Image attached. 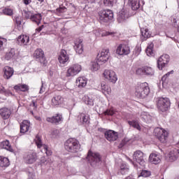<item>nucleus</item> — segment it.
Wrapping results in <instances>:
<instances>
[{
  "label": "nucleus",
  "mask_w": 179,
  "mask_h": 179,
  "mask_svg": "<svg viewBox=\"0 0 179 179\" xmlns=\"http://www.w3.org/2000/svg\"><path fill=\"white\" fill-rule=\"evenodd\" d=\"M80 143L76 138H69L64 143V149L69 153H78V152H80Z\"/></svg>",
  "instance_id": "f257e3e1"
},
{
  "label": "nucleus",
  "mask_w": 179,
  "mask_h": 179,
  "mask_svg": "<svg viewBox=\"0 0 179 179\" xmlns=\"http://www.w3.org/2000/svg\"><path fill=\"white\" fill-rule=\"evenodd\" d=\"M150 93V88L148 83H138L136 86L135 95L138 99H145Z\"/></svg>",
  "instance_id": "f03ea898"
},
{
  "label": "nucleus",
  "mask_w": 179,
  "mask_h": 179,
  "mask_svg": "<svg viewBox=\"0 0 179 179\" xmlns=\"http://www.w3.org/2000/svg\"><path fill=\"white\" fill-rule=\"evenodd\" d=\"M170 106L171 103L169 98H158L157 100V108L159 111H162V113H166V111H169Z\"/></svg>",
  "instance_id": "7ed1b4c3"
},
{
  "label": "nucleus",
  "mask_w": 179,
  "mask_h": 179,
  "mask_svg": "<svg viewBox=\"0 0 179 179\" xmlns=\"http://www.w3.org/2000/svg\"><path fill=\"white\" fill-rule=\"evenodd\" d=\"M99 17L101 23H107L110 20H113L114 13L111 10H101L99 12Z\"/></svg>",
  "instance_id": "20e7f679"
},
{
  "label": "nucleus",
  "mask_w": 179,
  "mask_h": 179,
  "mask_svg": "<svg viewBox=\"0 0 179 179\" xmlns=\"http://www.w3.org/2000/svg\"><path fill=\"white\" fill-rule=\"evenodd\" d=\"M87 159L91 166L94 167L95 166H97V163H100V162H101V155L98 152H93L90 150L87 153Z\"/></svg>",
  "instance_id": "39448f33"
},
{
  "label": "nucleus",
  "mask_w": 179,
  "mask_h": 179,
  "mask_svg": "<svg viewBox=\"0 0 179 179\" xmlns=\"http://www.w3.org/2000/svg\"><path fill=\"white\" fill-rule=\"evenodd\" d=\"M155 135L162 143H166L169 138V132L164 129L157 128L155 129Z\"/></svg>",
  "instance_id": "423d86ee"
},
{
  "label": "nucleus",
  "mask_w": 179,
  "mask_h": 179,
  "mask_svg": "<svg viewBox=\"0 0 179 179\" xmlns=\"http://www.w3.org/2000/svg\"><path fill=\"white\" fill-rule=\"evenodd\" d=\"M110 58V50L103 49L101 52H99L96 57L97 61L100 65L106 64L108 59Z\"/></svg>",
  "instance_id": "0eeeda50"
},
{
  "label": "nucleus",
  "mask_w": 179,
  "mask_h": 179,
  "mask_svg": "<svg viewBox=\"0 0 179 179\" xmlns=\"http://www.w3.org/2000/svg\"><path fill=\"white\" fill-rule=\"evenodd\" d=\"M82 71V66L78 64H73L69 66L66 73V78L70 76H76Z\"/></svg>",
  "instance_id": "6e6552de"
},
{
  "label": "nucleus",
  "mask_w": 179,
  "mask_h": 179,
  "mask_svg": "<svg viewBox=\"0 0 179 179\" xmlns=\"http://www.w3.org/2000/svg\"><path fill=\"white\" fill-rule=\"evenodd\" d=\"M35 143L38 148V149H41V148H43L45 150V153L46 154V156H52V150H51L49 148L48 145H43V141H41V137L39 135H36L35 139Z\"/></svg>",
  "instance_id": "1a4fd4ad"
},
{
  "label": "nucleus",
  "mask_w": 179,
  "mask_h": 179,
  "mask_svg": "<svg viewBox=\"0 0 179 179\" xmlns=\"http://www.w3.org/2000/svg\"><path fill=\"white\" fill-rule=\"evenodd\" d=\"M24 162L26 164H33L37 162V153L33 151H30L29 152H26L24 155Z\"/></svg>",
  "instance_id": "9d476101"
},
{
  "label": "nucleus",
  "mask_w": 179,
  "mask_h": 179,
  "mask_svg": "<svg viewBox=\"0 0 179 179\" xmlns=\"http://www.w3.org/2000/svg\"><path fill=\"white\" fill-rule=\"evenodd\" d=\"M103 75L105 79L111 83H115L118 80L117 74L113 70H105Z\"/></svg>",
  "instance_id": "9b49d317"
},
{
  "label": "nucleus",
  "mask_w": 179,
  "mask_h": 179,
  "mask_svg": "<svg viewBox=\"0 0 179 179\" xmlns=\"http://www.w3.org/2000/svg\"><path fill=\"white\" fill-rule=\"evenodd\" d=\"M46 121L50 124H55V125H59V124H62L64 117H62V114L61 113H56L50 117H47Z\"/></svg>",
  "instance_id": "f8f14e48"
},
{
  "label": "nucleus",
  "mask_w": 179,
  "mask_h": 179,
  "mask_svg": "<svg viewBox=\"0 0 179 179\" xmlns=\"http://www.w3.org/2000/svg\"><path fill=\"white\" fill-rule=\"evenodd\" d=\"M170 62V56L167 54L162 55L157 60V66L162 71Z\"/></svg>",
  "instance_id": "ddd939ff"
},
{
  "label": "nucleus",
  "mask_w": 179,
  "mask_h": 179,
  "mask_svg": "<svg viewBox=\"0 0 179 179\" xmlns=\"http://www.w3.org/2000/svg\"><path fill=\"white\" fill-rule=\"evenodd\" d=\"M117 55H129L131 54V48L127 44H120L116 50Z\"/></svg>",
  "instance_id": "4468645a"
},
{
  "label": "nucleus",
  "mask_w": 179,
  "mask_h": 179,
  "mask_svg": "<svg viewBox=\"0 0 179 179\" xmlns=\"http://www.w3.org/2000/svg\"><path fill=\"white\" fill-rule=\"evenodd\" d=\"M104 137L108 142H115L118 139V133L114 130H107L104 132Z\"/></svg>",
  "instance_id": "2eb2a0df"
},
{
  "label": "nucleus",
  "mask_w": 179,
  "mask_h": 179,
  "mask_svg": "<svg viewBox=\"0 0 179 179\" xmlns=\"http://www.w3.org/2000/svg\"><path fill=\"white\" fill-rule=\"evenodd\" d=\"M136 75H148L152 76L155 73L153 71V69L150 66H143L141 68H138L136 71Z\"/></svg>",
  "instance_id": "dca6fc26"
},
{
  "label": "nucleus",
  "mask_w": 179,
  "mask_h": 179,
  "mask_svg": "<svg viewBox=\"0 0 179 179\" xmlns=\"http://www.w3.org/2000/svg\"><path fill=\"white\" fill-rule=\"evenodd\" d=\"M143 157L144 154L141 150H136L134 152L133 155L134 160L141 166H143L145 164V159H143Z\"/></svg>",
  "instance_id": "f3484780"
},
{
  "label": "nucleus",
  "mask_w": 179,
  "mask_h": 179,
  "mask_svg": "<svg viewBox=\"0 0 179 179\" xmlns=\"http://www.w3.org/2000/svg\"><path fill=\"white\" fill-rule=\"evenodd\" d=\"M58 61L59 64H62V65H65V64L69 61V55L66 50L64 49L61 50L58 57Z\"/></svg>",
  "instance_id": "a211bd4d"
},
{
  "label": "nucleus",
  "mask_w": 179,
  "mask_h": 179,
  "mask_svg": "<svg viewBox=\"0 0 179 179\" xmlns=\"http://www.w3.org/2000/svg\"><path fill=\"white\" fill-rule=\"evenodd\" d=\"M34 57L40 61L41 64H45L44 51L41 49H36L34 53Z\"/></svg>",
  "instance_id": "6ab92c4d"
},
{
  "label": "nucleus",
  "mask_w": 179,
  "mask_h": 179,
  "mask_svg": "<svg viewBox=\"0 0 179 179\" xmlns=\"http://www.w3.org/2000/svg\"><path fill=\"white\" fill-rule=\"evenodd\" d=\"M13 89L17 93H19V92H22L23 93H29V90H30V87L27 85V84L22 83L15 85L13 87Z\"/></svg>",
  "instance_id": "aec40b11"
},
{
  "label": "nucleus",
  "mask_w": 179,
  "mask_h": 179,
  "mask_svg": "<svg viewBox=\"0 0 179 179\" xmlns=\"http://www.w3.org/2000/svg\"><path fill=\"white\" fill-rule=\"evenodd\" d=\"M64 99L62 97V96L57 94L55 95V96L52 97L51 99V104L54 107L57 106H61L64 104Z\"/></svg>",
  "instance_id": "412c9836"
},
{
  "label": "nucleus",
  "mask_w": 179,
  "mask_h": 179,
  "mask_svg": "<svg viewBox=\"0 0 179 179\" xmlns=\"http://www.w3.org/2000/svg\"><path fill=\"white\" fill-rule=\"evenodd\" d=\"M74 50L77 52V54H83V41L82 39H76L74 41Z\"/></svg>",
  "instance_id": "4be33fe9"
},
{
  "label": "nucleus",
  "mask_w": 179,
  "mask_h": 179,
  "mask_svg": "<svg viewBox=\"0 0 179 179\" xmlns=\"http://www.w3.org/2000/svg\"><path fill=\"white\" fill-rule=\"evenodd\" d=\"M149 162L152 164H159L162 162L160 155L155 152L151 153L149 156Z\"/></svg>",
  "instance_id": "5701e85b"
},
{
  "label": "nucleus",
  "mask_w": 179,
  "mask_h": 179,
  "mask_svg": "<svg viewBox=\"0 0 179 179\" xmlns=\"http://www.w3.org/2000/svg\"><path fill=\"white\" fill-rule=\"evenodd\" d=\"M17 41L20 45H27L30 41V37L27 35H20L18 36Z\"/></svg>",
  "instance_id": "b1692460"
},
{
  "label": "nucleus",
  "mask_w": 179,
  "mask_h": 179,
  "mask_svg": "<svg viewBox=\"0 0 179 179\" xmlns=\"http://www.w3.org/2000/svg\"><path fill=\"white\" fill-rule=\"evenodd\" d=\"M128 17H129V13L123 9L120 12H119L117 15V21L119 22V23H121L122 22H124V20H127Z\"/></svg>",
  "instance_id": "393cba45"
},
{
  "label": "nucleus",
  "mask_w": 179,
  "mask_h": 179,
  "mask_svg": "<svg viewBox=\"0 0 179 179\" xmlns=\"http://www.w3.org/2000/svg\"><path fill=\"white\" fill-rule=\"evenodd\" d=\"M12 114V110L8 108H0V115L3 120H8Z\"/></svg>",
  "instance_id": "a878e982"
},
{
  "label": "nucleus",
  "mask_w": 179,
  "mask_h": 179,
  "mask_svg": "<svg viewBox=\"0 0 179 179\" xmlns=\"http://www.w3.org/2000/svg\"><path fill=\"white\" fill-rule=\"evenodd\" d=\"M20 127L21 134H26V132H29V129H30V122L23 120Z\"/></svg>",
  "instance_id": "bb28decb"
},
{
  "label": "nucleus",
  "mask_w": 179,
  "mask_h": 179,
  "mask_svg": "<svg viewBox=\"0 0 179 179\" xmlns=\"http://www.w3.org/2000/svg\"><path fill=\"white\" fill-rule=\"evenodd\" d=\"M3 72H4V74L3 76L4 79L9 80V79H10L11 76H13V73H14L15 71L11 67L6 66L3 69Z\"/></svg>",
  "instance_id": "cd10ccee"
},
{
  "label": "nucleus",
  "mask_w": 179,
  "mask_h": 179,
  "mask_svg": "<svg viewBox=\"0 0 179 179\" xmlns=\"http://www.w3.org/2000/svg\"><path fill=\"white\" fill-rule=\"evenodd\" d=\"M128 4L131 6L132 10H138L141 8L140 0H128Z\"/></svg>",
  "instance_id": "c85d7f7f"
},
{
  "label": "nucleus",
  "mask_w": 179,
  "mask_h": 179,
  "mask_svg": "<svg viewBox=\"0 0 179 179\" xmlns=\"http://www.w3.org/2000/svg\"><path fill=\"white\" fill-rule=\"evenodd\" d=\"M141 35L143 36L142 41H146L148 38H150L152 37V33L149 31V29L148 28H143L141 29Z\"/></svg>",
  "instance_id": "c756f323"
},
{
  "label": "nucleus",
  "mask_w": 179,
  "mask_h": 179,
  "mask_svg": "<svg viewBox=\"0 0 179 179\" xmlns=\"http://www.w3.org/2000/svg\"><path fill=\"white\" fill-rule=\"evenodd\" d=\"M76 85L78 87H85L87 85V80L85 77H78L76 80Z\"/></svg>",
  "instance_id": "7c9ffc66"
},
{
  "label": "nucleus",
  "mask_w": 179,
  "mask_h": 179,
  "mask_svg": "<svg viewBox=\"0 0 179 179\" xmlns=\"http://www.w3.org/2000/svg\"><path fill=\"white\" fill-rule=\"evenodd\" d=\"M129 125L137 129V131H141L142 128L141 127V124H139V121L138 120H129L128 122Z\"/></svg>",
  "instance_id": "2f4dec72"
},
{
  "label": "nucleus",
  "mask_w": 179,
  "mask_h": 179,
  "mask_svg": "<svg viewBox=\"0 0 179 179\" xmlns=\"http://www.w3.org/2000/svg\"><path fill=\"white\" fill-rule=\"evenodd\" d=\"M10 164L9 159L3 156H0V167H8Z\"/></svg>",
  "instance_id": "473e14b6"
},
{
  "label": "nucleus",
  "mask_w": 179,
  "mask_h": 179,
  "mask_svg": "<svg viewBox=\"0 0 179 179\" xmlns=\"http://www.w3.org/2000/svg\"><path fill=\"white\" fill-rule=\"evenodd\" d=\"M42 17L41 14H33L31 20L33 23H36V24H40L41 23Z\"/></svg>",
  "instance_id": "72a5a7b5"
},
{
  "label": "nucleus",
  "mask_w": 179,
  "mask_h": 179,
  "mask_svg": "<svg viewBox=\"0 0 179 179\" xmlns=\"http://www.w3.org/2000/svg\"><path fill=\"white\" fill-rule=\"evenodd\" d=\"M0 145L3 148V149L8 150V152H13V148H12V146H10V143H9V141H4L1 142Z\"/></svg>",
  "instance_id": "f704fd0d"
},
{
  "label": "nucleus",
  "mask_w": 179,
  "mask_h": 179,
  "mask_svg": "<svg viewBox=\"0 0 179 179\" xmlns=\"http://www.w3.org/2000/svg\"><path fill=\"white\" fill-rule=\"evenodd\" d=\"M155 47V45L153 44V43H150L147 48H146V54L148 57H153V55H155V53L153 52V48Z\"/></svg>",
  "instance_id": "c9c22d12"
},
{
  "label": "nucleus",
  "mask_w": 179,
  "mask_h": 179,
  "mask_svg": "<svg viewBox=\"0 0 179 179\" xmlns=\"http://www.w3.org/2000/svg\"><path fill=\"white\" fill-rule=\"evenodd\" d=\"M168 159L169 162H176L177 159H178V155H177V152L175 151H171L168 154Z\"/></svg>",
  "instance_id": "e433bc0d"
},
{
  "label": "nucleus",
  "mask_w": 179,
  "mask_h": 179,
  "mask_svg": "<svg viewBox=\"0 0 179 179\" xmlns=\"http://www.w3.org/2000/svg\"><path fill=\"white\" fill-rule=\"evenodd\" d=\"M101 87L103 93H106V94H110L111 93V88H110L106 83H101Z\"/></svg>",
  "instance_id": "4c0bfd02"
},
{
  "label": "nucleus",
  "mask_w": 179,
  "mask_h": 179,
  "mask_svg": "<svg viewBox=\"0 0 179 179\" xmlns=\"http://www.w3.org/2000/svg\"><path fill=\"white\" fill-rule=\"evenodd\" d=\"M80 117L83 124H89L90 122V116L89 115L81 113Z\"/></svg>",
  "instance_id": "58836bf2"
},
{
  "label": "nucleus",
  "mask_w": 179,
  "mask_h": 179,
  "mask_svg": "<svg viewBox=\"0 0 179 179\" xmlns=\"http://www.w3.org/2000/svg\"><path fill=\"white\" fill-rule=\"evenodd\" d=\"M15 49H11L9 52L6 53L5 59L10 61V59H12L13 57H15Z\"/></svg>",
  "instance_id": "ea45409f"
},
{
  "label": "nucleus",
  "mask_w": 179,
  "mask_h": 179,
  "mask_svg": "<svg viewBox=\"0 0 179 179\" xmlns=\"http://www.w3.org/2000/svg\"><path fill=\"white\" fill-rule=\"evenodd\" d=\"M2 12L6 16H12L13 15V10L9 7H6Z\"/></svg>",
  "instance_id": "a19ab883"
},
{
  "label": "nucleus",
  "mask_w": 179,
  "mask_h": 179,
  "mask_svg": "<svg viewBox=\"0 0 179 179\" xmlns=\"http://www.w3.org/2000/svg\"><path fill=\"white\" fill-rule=\"evenodd\" d=\"M0 93L6 96H13V93L10 92V90H6L3 86L0 87Z\"/></svg>",
  "instance_id": "79ce46f5"
},
{
  "label": "nucleus",
  "mask_w": 179,
  "mask_h": 179,
  "mask_svg": "<svg viewBox=\"0 0 179 179\" xmlns=\"http://www.w3.org/2000/svg\"><path fill=\"white\" fill-rule=\"evenodd\" d=\"M150 176H152V172H150V171L142 170L138 177H144V178H147L148 177H150Z\"/></svg>",
  "instance_id": "37998d69"
},
{
  "label": "nucleus",
  "mask_w": 179,
  "mask_h": 179,
  "mask_svg": "<svg viewBox=\"0 0 179 179\" xmlns=\"http://www.w3.org/2000/svg\"><path fill=\"white\" fill-rule=\"evenodd\" d=\"M100 69V63L96 62H92L91 71L93 72H96V71H99Z\"/></svg>",
  "instance_id": "c03bdc74"
},
{
  "label": "nucleus",
  "mask_w": 179,
  "mask_h": 179,
  "mask_svg": "<svg viewBox=\"0 0 179 179\" xmlns=\"http://www.w3.org/2000/svg\"><path fill=\"white\" fill-rule=\"evenodd\" d=\"M85 103L87 106H90V107L94 106V100L90 96L85 97Z\"/></svg>",
  "instance_id": "a18cd8bd"
},
{
  "label": "nucleus",
  "mask_w": 179,
  "mask_h": 179,
  "mask_svg": "<svg viewBox=\"0 0 179 179\" xmlns=\"http://www.w3.org/2000/svg\"><path fill=\"white\" fill-rule=\"evenodd\" d=\"M129 172V169L127 167V166L122 165L120 166V173L122 174V176H125V174H128Z\"/></svg>",
  "instance_id": "49530a36"
},
{
  "label": "nucleus",
  "mask_w": 179,
  "mask_h": 179,
  "mask_svg": "<svg viewBox=\"0 0 179 179\" xmlns=\"http://www.w3.org/2000/svg\"><path fill=\"white\" fill-rule=\"evenodd\" d=\"M117 0H103L105 6H113Z\"/></svg>",
  "instance_id": "de8ad7c7"
},
{
  "label": "nucleus",
  "mask_w": 179,
  "mask_h": 179,
  "mask_svg": "<svg viewBox=\"0 0 179 179\" xmlns=\"http://www.w3.org/2000/svg\"><path fill=\"white\" fill-rule=\"evenodd\" d=\"M33 13L31 11L24 10V16L25 19H30L31 20V17H33Z\"/></svg>",
  "instance_id": "09e8293b"
},
{
  "label": "nucleus",
  "mask_w": 179,
  "mask_h": 179,
  "mask_svg": "<svg viewBox=\"0 0 179 179\" xmlns=\"http://www.w3.org/2000/svg\"><path fill=\"white\" fill-rule=\"evenodd\" d=\"M149 118H150V116L148 115L146 113L143 112L141 113V119L143 120L145 122H148L149 121Z\"/></svg>",
  "instance_id": "8fccbe9b"
},
{
  "label": "nucleus",
  "mask_w": 179,
  "mask_h": 179,
  "mask_svg": "<svg viewBox=\"0 0 179 179\" xmlns=\"http://www.w3.org/2000/svg\"><path fill=\"white\" fill-rule=\"evenodd\" d=\"M105 115H114V110L113 109H108L106 110L104 113Z\"/></svg>",
  "instance_id": "3c124183"
},
{
  "label": "nucleus",
  "mask_w": 179,
  "mask_h": 179,
  "mask_svg": "<svg viewBox=\"0 0 179 179\" xmlns=\"http://www.w3.org/2000/svg\"><path fill=\"white\" fill-rule=\"evenodd\" d=\"M30 107L32 108V110H36L37 109V101H32Z\"/></svg>",
  "instance_id": "603ef678"
},
{
  "label": "nucleus",
  "mask_w": 179,
  "mask_h": 179,
  "mask_svg": "<svg viewBox=\"0 0 179 179\" xmlns=\"http://www.w3.org/2000/svg\"><path fill=\"white\" fill-rule=\"evenodd\" d=\"M113 34H115V33L110 32V31H104L102 33L101 36L102 37H106L107 36H113Z\"/></svg>",
  "instance_id": "864d4df0"
},
{
  "label": "nucleus",
  "mask_w": 179,
  "mask_h": 179,
  "mask_svg": "<svg viewBox=\"0 0 179 179\" xmlns=\"http://www.w3.org/2000/svg\"><path fill=\"white\" fill-rule=\"evenodd\" d=\"M57 10L59 12V13H64L66 12V8L60 7L59 8H57Z\"/></svg>",
  "instance_id": "5fc2aeb1"
},
{
  "label": "nucleus",
  "mask_w": 179,
  "mask_h": 179,
  "mask_svg": "<svg viewBox=\"0 0 179 179\" xmlns=\"http://www.w3.org/2000/svg\"><path fill=\"white\" fill-rule=\"evenodd\" d=\"M169 76H170V72L167 73L166 74H165L162 78V82H166L167 78H169Z\"/></svg>",
  "instance_id": "6e6d98bb"
},
{
  "label": "nucleus",
  "mask_w": 179,
  "mask_h": 179,
  "mask_svg": "<svg viewBox=\"0 0 179 179\" xmlns=\"http://www.w3.org/2000/svg\"><path fill=\"white\" fill-rule=\"evenodd\" d=\"M3 41H5V39L0 38V51H2L3 49Z\"/></svg>",
  "instance_id": "4d7b16f0"
},
{
  "label": "nucleus",
  "mask_w": 179,
  "mask_h": 179,
  "mask_svg": "<svg viewBox=\"0 0 179 179\" xmlns=\"http://www.w3.org/2000/svg\"><path fill=\"white\" fill-rule=\"evenodd\" d=\"M15 22L18 26H20L22 24V21L20 20V17H15Z\"/></svg>",
  "instance_id": "13d9d810"
},
{
  "label": "nucleus",
  "mask_w": 179,
  "mask_h": 179,
  "mask_svg": "<svg viewBox=\"0 0 179 179\" xmlns=\"http://www.w3.org/2000/svg\"><path fill=\"white\" fill-rule=\"evenodd\" d=\"M41 163H42V164H47V159H45V157H41Z\"/></svg>",
  "instance_id": "bf43d9fd"
},
{
  "label": "nucleus",
  "mask_w": 179,
  "mask_h": 179,
  "mask_svg": "<svg viewBox=\"0 0 179 179\" xmlns=\"http://www.w3.org/2000/svg\"><path fill=\"white\" fill-rule=\"evenodd\" d=\"M43 29H44V25H41L38 28L36 29V32L40 33V31H41V30H43Z\"/></svg>",
  "instance_id": "052dcab7"
},
{
  "label": "nucleus",
  "mask_w": 179,
  "mask_h": 179,
  "mask_svg": "<svg viewBox=\"0 0 179 179\" xmlns=\"http://www.w3.org/2000/svg\"><path fill=\"white\" fill-rule=\"evenodd\" d=\"M24 5H30L31 3V0H22Z\"/></svg>",
  "instance_id": "680f3d73"
},
{
  "label": "nucleus",
  "mask_w": 179,
  "mask_h": 179,
  "mask_svg": "<svg viewBox=\"0 0 179 179\" xmlns=\"http://www.w3.org/2000/svg\"><path fill=\"white\" fill-rule=\"evenodd\" d=\"M35 120L37 121H41V117L40 116H35Z\"/></svg>",
  "instance_id": "e2e57ef3"
},
{
  "label": "nucleus",
  "mask_w": 179,
  "mask_h": 179,
  "mask_svg": "<svg viewBox=\"0 0 179 179\" xmlns=\"http://www.w3.org/2000/svg\"><path fill=\"white\" fill-rule=\"evenodd\" d=\"M38 2H40L41 3H43V2H44V0H38Z\"/></svg>",
  "instance_id": "0e129e2a"
},
{
  "label": "nucleus",
  "mask_w": 179,
  "mask_h": 179,
  "mask_svg": "<svg viewBox=\"0 0 179 179\" xmlns=\"http://www.w3.org/2000/svg\"><path fill=\"white\" fill-rule=\"evenodd\" d=\"M162 179H164V178H162Z\"/></svg>",
  "instance_id": "69168bd1"
}]
</instances>
